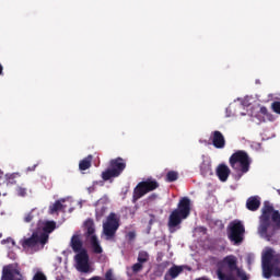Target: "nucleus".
<instances>
[{"label":"nucleus","instance_id":"obj_1","mask_svg":"<svg viewBox=\"0 0 280 280\" xmlns=\"http://www.w3.org/2000/svg\"><path fill=\"white\" fill-rule=\"evenodd\" d=\"M277 229H280V212L270 201H265L259 218L258 234L267 242H272Z\"/></svg>","mask_w":280,"mask_h":280},{"label":"nucleus","instance_id":"obj_2","mask_svg":"<svg viewBox=\"0 0 280 280\" xmlns=\"http://www.w3.org/2000/svg\"><path fill=\"white\" fill-rule=\"evenodd\" d=\"M217 277L219 280H248L246 271L237 267V257L225 256L217 262Z\"/></svg>","mask_w":280,"mask_h":280},{"label":"nucleus","instance_id":"obj_3","mask_svg":"<svg viewBox=\"0 0 280 280\" xmlns=\"http://www.w3.org/2000/svg\"><path fill=\"white\" fill-rule=\"evenodd\" d=\"M191 213V200L189 197H183L177 208L174 209L168 217V231L170 233H175L176 229H180L183 220H187Z\"/></svg>","mask_w":280,"mask_h":280},{"label":"nucleus","instance_id":"obj_4","mask_svg":"<svg viewBox=\"0 0 280 280\" xmlns=\"http://www.w3.org/2000/svg\"><path fill=\"white\" fill-rule=\"evenodd\" d=\"M229 163L240 180L244 174L250 172V163H253V160H250L246 151L238 150L230 156Z\"/></svg>","mask_w":280,"mask_h":280},{"label":"nucleus","instance_id":"obj_5","mask_svg":"<svg viewBox=\"0 0 280 280\" xmlns=\"http://www.w3.org/2000/svg\"><path fill=\"white\" fill-rule=\"evenodd\" d=\"M126 170V160L122 158L112 159L109 161V166L102 172L101 178L105 182L112 178H119L120 174H124Z\"/></svg>","mask_w":280,"mask_h":280},{"label":"nucleus","instance_id":"obj_6","mask_svg":"<svg viewBox=\"0 0 280 280\" xmlns=\"http://www.w3.org/2000/svg\"><path fill=\"white\" fill-rule=\"evenodd\" d=\"M160 185L156 179L148 178L147 180L139 182L137 186L133 188L132 194V202L133 205L141 200L143 196L147 194H150V191H154L155 189H159Z\"/></svg>","mask_w":280,"mask_h":280},{"label":"nucleus","instance_id":"obj_7","mask_svg":"<svg viewBox=\"0 0 280 280\" xmlns=\"http://www.w3.org/2000/svg\"><path fill=\"white\" fill-rule=\"evenodd\" d=\"M246 233V229L242 221H233L230 223L228 229V237L230 242L233 243L234 246H240L242 242H244V234Z\"/></svg>","mask_w":280,"mask_h":280},{"label":"nucleus","instance_id":"obj_8","mask_svg":"<svg viewBox=\"0 0 280 280\" xmlns=\"http://www.w3.org/2000/svg\"><path fill=\"white\" fill-rule=\"evenodd\" d=\"M120 218L115 212H110L106 219V222L103 223V233L107 240H113L117 235L119 230Z\"/></svg>","mask_w":280,"mask_h":280},{"label":"nucleus","instance_id":"obj_9","mask_svg":"<svg viewBox=\"0 0 280 280\" xmlns=\"http://www.w3.org/2000/svg\"><path fill=\"white\" fill-rule=\"evenodd\" d=\"M85 229H86L88 235L91 236L90 244L93 248V252L96 255H101V253H103V249H102V245H100V241L97 240V236L95 235V223L93 222L92 219H88L85 221Z\"/></svg>","mask_w":280,"mask_h":280},{"label":"nucleus","instance_id":"obj_10","mask_svg":"<svg viewBox=\"0 0 280 280\" xmlns=\"http://www.w3.org/2000/svg\"><path fill=\"white\" fill-rule=\"evenodd\" d=\"M23 273L21 268L16 264H9L3 266L1 280H23Z\"/></svg>","mask_w":280,"mask_h":280},{"label":"nucleus","instance_id":"obj_11","mask_svg":"<svg viewBox=\"0 0 280 280\" xmlns=\"http://www.w3.org/2000/svg\"><path fill=\"white\" fill-rule=\"evenodd\" d=\"M272 249H268L265 254H262L261 264H262V275L265 279H270L272 277Z\"/></svg>","mask_w":280,"mask_h":280},{"label":"nucleus","instance_id":"obj_12","mask_svg":"<svg viewBox=\"0 0 280 280\" xmlns=\"http://www.w3.org/2000/svg\"><path fill=\"white\" fill-rule=\"evenodd\" d=\"M75 261L77 270H79V272L86 273L91 270V266L89 265V253L86 252V249H83L75 255Z\"/></svg>","mask_w":280,"mask_h":280},{"label":"nucleus","instance_id":"obj_13","mask_svg":"<svg viewBox=\"0 0 280 280\" xmlns=\"http://www.w3.org/2000/svg\"><path fill=\"white\" fill-rule=\"evenodd\" d=\"M210 139L212 141V145H214L217 150H222L226 145L224 135H222L219 130L212 131Z\"/></svg>","mask_w":280,"mask_h":280},{"label":"nucleus","instance_id":"obj_14","mask_svg":"<svg viewBox=\"0 0 280 280\" xmlns=\"http://www.w3.org/2000/svg\"><path fill=\"white\" fill-rule=\"evenodd\" d=\"M217 176L221 183H226V180H229V176H231V168H229L226 164H220L217 167Z\"/></svg>","mask_w":280,"mask_h":280},{"label":"nucleus","instance_id":"obj_15","mask_svg":"<svg viewBox=\"0 0 280 280\" xmlns=\"http://www.w3.org/2000/svg\"><path fill=\"white\" fill-rule=\"evenodd\" d=\"M261 207V198L259 196H252L246 201V209L248 211H257Z\"/></svg>","mask_w":280,"mask_h":280},{"label":"nucleus","instance_id":"obj_16","mask_svg":"<svg viewBox=\"0 0 280 280\" xmlns=\"http://www.w3.org/2000/svg\"><path fill=\"white\" fill-rule=\"evenodd\" d=\"M70 246H71L72 250L78 254H80V253H82V250H84V248H82V246H83L82 238L78 234L72 235L71 241H70Z\"/></svg>","mask_w":280,"mask_h":280},{"label":"nucleus","instance_id":"obj_17","mask_svg":"<svg viewBox=\"0 0 280 280\" xmlns=\"http://www.w3.org/2000/svg\"><path fill=\"white\" fill-rule=\"evenodd\" d=\"M184 268L183 266H176L174 265L173 267H171L168 269V271L165 273L164 276V280H173L176 279V277H178V275H180L183 272Z\"/></svg>","mask_w":280,"mask_h":280},{"label":"nucleus","instance_id":"obj_18","mask_svg":"<svg viewBox=\"0 0 280 280\" xmlns=\"http://www.w3.org/2000/svg\"><path fill=\"white\" fill-rule=\"evenodd\" d=\"M38 244V233L34 232L31 237L24 238L22 242L23 248H34Z\"/></svg>","mask_w":280,"mask_h":280},{"label":"nucleus","instance_id":"obj_19","mask_svg":"<svg viewBox=\"0 0 280 280\" xmlns=\"http://www.w3.org/2000/svg\"><path fill=\"white\" fill-rule=\"evenodd\" d=\"M91 163H93V155H88L85 159L81 160L79 163V170L84 172L91 167Z\"/></svg>","mask_w":280,"mask_h":280},{"label":"nucleus","instance_id":"obj_20","mask_svg":"<svg viewBox=\"0 0 280 280\" xmlns=\"http://www.w3.org/2000/svg\"><path fill=\"white\" fill-rule=\"evenodd\" d=\"M65 209V206L60 200L55 201L51 206H49V213L50 215H54V213H58V211H62Z\"/></svg>","mask_w":280,"mask_h":280},{"label":"nucleus","instance_id":"obj_21","mask_svg":"<svg viewBox=\"0 0 280 280\" xmlns=\"http://www.w3.org/2000/svg\"><path fill=\"white\" fill-rule=\"evenodd\" d=\"M43 231L46 234L54 233V231H56V223H55V221H47V222H45Z\"/></svg>","mask_w":280,"mask_h":280},{"label":"nucleus","instance_id":"obj_22","mask_svg":"<svg viewBox=\"0 0 280 280\" xmlns=\"http://www.w3.org/2000/svg\"><path fill=\"white\" fill-rule=\"evenodd\" d=\"M148 261H150V254H148V252L145 250H141L138 254V262L140 264H148Z\"/></svg>","mask_w":280,"mask_h":280},{"label":"nucleus","instance_id":"obj_23","mask_svg":"<svg viewBox=\"0 0 280 280\" xmlns=\"http://www.w3.org/2000/svg\"><path fill=\"white\" fill-rule=\"evenodd\" d=\"M175 180H178V173L176 171H170L166 174V182L167 183H175Z\"/></svg>","mask_w":280,"mask_h":280},{"label":"nucleus","instance_id":"obj_24","mask_svg":"<svg viewBox=\"0 0 280 280\" xmlns=\"http://www.w3.org/2000/svg\"><path fill=\"white\" fill-rule=\"evenodd\" d=\"M260 115H264L267 121H272L275 119L266 106L260 107Z\"/></svg>","mask_w":280,"mask_h":280},{"label":"nucleus","instance_id":"obj_25","mask_svg":"<svg viewBox=\"0 0 280 280\" xmlns=\"http://www.w3.org/2000/svg\"><path fill=\"white\" fill-rule=\"evenodd\" d=\"M47 242H49V234L43 233L39 236L37 234V244H42L43 246H45Z\"/></svg>","mask_w":280,"mask_h":280},{"label":"nucleus","instance_id":"obj_26","mask_svg":"<svg viewBox=\"0 0 280 280\" xmlns=\"http://www.w3.org/2000/svg\"><path fill=\"white\" fill-rule=\"evenodd\" d=\"M131 270L135 275H137V272H141V270H143V264L141 262H136L135 265H132Z\"/></svg>","mask_w":280,"mask_h":280},{"label":"nucleus","instance_id":"obj_27","mask_svg":"<svg viewBox=\"0 0 280 280\" xmlns=\"http://www.w3.org/2000/svg\"><path fill=\"white\" fill-rule=\"evenodd\" d=\"M271 110H273V113H276L277 115H280V102L279 101L271 103Z\"/></svg>","mask_w":280,"mask_h":280},{"label":"nucleus","instance_id":"obj_28","mask_svg":"<svg viewBox=\"0 0 280 280\" xmlns=\"http://www.w3.org/2000/svg\"><path fill=\"white\" fill-rule=\"evenodd\" d=\"M33 280H47V276H45V273H43V271H37L34 275Z\"/></svg>","mask_w":280,"mask_h":280},{"label":"nucleus","instance_id":"obj_29","mask_svg":"<svg viewBox=\"0 0 280 280\" xmlns=\"http://www.w3.org/2000/svg\"><path fill=\"white\" fill-rule=\"evenodd\" d=\"M32 220H34V214H32V212H28L27 214H25L24 222H26V224H30Z\"/></svg>","mask_w":280,"mask_h":280},{"label":"nucleus","instance_id":"obj_30","mask_svg":"<svg viewBox=\"0 0 280 280\" xmlns=\"http://www.w3.org/2000/svg\"><path fill=\"white\" fill-rule=\"evenodd\" d=\"M136 237H137V233H135L132 231L127 233V240L129 242H135Z\"/></svg>","mask_w":280,"mask_h":280},{"label":"nucleus","instance_id":"obj_31","mask_svg":"<svg viewBox=\"0 0 280 280\" xmlns=\"http://www.w3.org/2000/svg\"><path fill=\"white\" fill-rule=\"evenodd\" d=\"M18 195L24 197L27 195V189L23 188V187H19L18 188Z\"/></svg>","mask_w":280,"mask_h":280},{"label":"nucleus","instance_id":"obj_32","mask_svg":"<svg viewBox=\"0 0 280 280\" xmlns=\"http://www.w3.org/2000/svg\"><path fill=\"white\" fill-rule=\"evenodd\" d=\"M275 277H280V268H276L273 271Z\"/></svg>","mask_w":280,"mask_h":280},{"label":"nucleus","instance_id":"obj_33","mask_svg":"<svg viewBox=\"0 0 280 280\" xmlns=\"http://www.w3.org/2000/svg\"><path fill=\"white\" fill-rule=\"evenodd\" d=\"M89 194H93L95 191V186H91L88 188Z\"/></svg>","mask_w":280,"mask_h":280},{"label":"nucleus","instance_id":"obj_34","mask_svg":"<svg viewBox=\"0 0 280 280\" xmlns=\"http://www.w3.org/2000/svg\"><path fill=\"white\" fill-rule=\"evenodd\" d=\"M149 198H150V200H156L158 196H156V194H153Z\"/></svg>","mask_w":280,"mask_h":280},{"label":"nucleus","instance_id":"obj_35","mask_svg":"<svg viewBox=\"0 0 280 280\" xmlns=\"http://www.w3.org/2000/svg\"><path fill=\"white\" fill-rule=\"evenodd\" d=\"M0 75H3V65L0 63Z\"/></svg>","mask_w":280,"mask_h":280},{"label":"nucleus","instance_id":"obj_36","mask_svg":"<svg viewBox=\"0 0 280 280\" xmlns=\"http://www.w3.org/2000/svg\"><path fill=\"white\" fill-rule=\"evenodd\" d=\"M100 183H102V182H93V187L100 185Z\"/></svg>","mask_w":280,"mask_h":280},{"label":"nucleus","instance_id":"obj_37","mask_svg":"<svg viewBox=\"0 0 280 280\" xmlns=\"http://www.w3.org/2000/svg\"><path fill=\"white\" fill-rule=\"evenodd\" d=\"M196 280H207V278H199V279H196Z\"/></svg>","mask_w":280,"mask_h":280},{"label":"nucleus","instance_id":"obj_38","mask_svg":"<svg viewBox=\"0 0 280 280\" xmlns=\"http://www.w3.org/2000/svg\"><path fill=\"white\" fill-rule=\"evenodd\" d=\"M0 174H1V170H0Z\"/></svg>","mask_w":280,"mask_h":280}]
</instances>
